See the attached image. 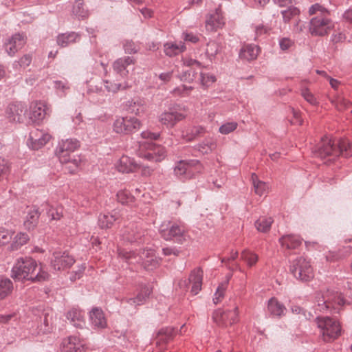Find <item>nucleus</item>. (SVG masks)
Masks as SVG:
<instances>
[{
    "mask_svg": "<svg viewBox=\"0 0 352 352\" xmlns=\"http://www.w3.org/2000/svg\"><path fill=\"white\" fill-rule=\"evenodd\" d=\"M11 277L18 281L42 282L48 279L49 274L38 267L31 257H20L14 263Z\"/></svg>",
    "mask_w": 352,
    "mask_h": 352,
    "instance_id": "nucleus-1",
    "label": "nucleus"
},
{
    "mask_svg": "<svg viewBox=\"0 0 352 352\" xmlns=\"http://www.w3.org/2000/svg\"><path fill=\"white\" fill-rule=\"evenodd\" d=\"M308 12L312 16L308 23V32L311 36H325L334 28L331 13L324 6L315 3L309 7Z\"/></svg>",
    "mask_w": 352,
    "mask_h": 352,
    "instance_id": "nucleus-2",
    "label": "nucleus"
},
{
    "mask_svg": "<svg viewBox=\"0 0 352 352\" xmlns=\"http://www.w3.org/2000/svg\"><path fill=\"white\" fill-rule=\"evenodd\" d=\"M313 153L316 157L321 159L340 155L348 157L352 155V143L346 140H342L336 144L331 139L325 136L322 138L320 142L313 148Z\"/></svg>",
    "mask_w": 352,
    "mask_h": 352,
    "instance_id": "nucleus-3",
    "label": "nucleus"
},
{
    "mask_svg": "<svg viewBox=\"0 0 352 352\" xmlns=\"http://www.w3.org/2000/svg\"><path fill=\"white\" fill-rule=\"evenodd\" d=\"M119 256L130 264L140 263L146 270H153L160 264V259L155 256L154 250L151 249L143 250L138 253L120 250Z\"/></svg>",
    "mask_w": 352,
    "mask_h": 352,
    "instance_id": "nucleus-4",
    "label": "nucleus"
},
{
    "mask_svg": "<svg viewBox=\"0 0 352 352\" xmlns=\"http://www.w3.org/2000/svg\"><path fill=\"white\" fill-rule=\"evenodd\" d=\"M316 322L324 342H329L334 340L341 335L340 324L336 319L328 316H317Z\"/></svg>",
    "mask_w": 352,
    "mask_h": 352,
    "instance_id": "nucleus-5",
    "label": "nucleus"
},
{
    "mask_svg": "<svg viewBox=\"0 0 352 352\" xmlns=\"http://www.w3.org/2000/svg\"><path fill=\"white\" fill-rule=\"evenodd\" d=\"M159 232L164 240L177 243H183L188 236L184 226L175 222H164L160 225Z\"/></svg>",
    "mask_w": 352,
    "mask_h": 352,
    "instance_id": "nucleus-6",
    "label": "nucleus"
},
{
    "mask_svg": "<svg viewBox=\"0 0 352 352\" xmlns=\"http://www.w3.org/2000/svg\"><path fill=\"white\" fill-rule=\"evenodd\" d=\"M290 272L296 279L303 282L309 281L314 277L310 261L303 256H298L292 261Z\"/></svg>",
    "mask_w": 352,
    "mask_h": 352,
    "instance_id": "nucleus-7",
    "label": "nucleus"
},
{
    "mask_svg": "<svg viewBox=\"0 0 352 352\" xmlns=\"http://www.w3.org/2000/svg\"><path fill=\"white\" fill-rule=\"evenodd\" d=\"M138 155L148 161L155 162H161L166 156L164 147L146 141L139 142Z\"/></svg>",
    "mask_w": 352,
    "mask_h": 352,
    "instance_id": "nucleus-8",
    "label": "nucleus"
},
{
    "mask_svg": "<svg viewBox=\"0 0 352 352\" xmlns=\"http://www.w3.org/2000/svg\"><path fill=\"white\" fill-rule=\"evenodd\" d=\"M141 122L135 117H120L113 122V131L119 134L129 135L138 131Z\"/></svg>",
    "mask_w": 352,
    "mask_h": 352,
    "instance_id": "nucleus-9",
    "label": "nucleus"
},
{
    "mask_svg": "<svg viewBox=\"0 0 352 352\" xmlns=\"http://www.w3.org/2000/svg\"><path fill=\"white\" fill-rule=\"evenodd\" d=\"M80 146V143L76 139L68 138L58 142L55 153L60 163L69 161L68 155Z\"/></svg>",
    "mask_w": 352,
    "mask_h": 352,
    "instance_id": "nucleus-10",
    "label": "nucleus"
},
{
    "mask_svg": "<svg viewBox=\"0 0 352 352\" xmlns=\"http://www.w3.org/2000/svg\"><path fill=\"white\" fill-rule=\"evenodd\" d=\"M203 280V271L200 267L194 269L189 276L188 280L182 279L178 282L179 287L183 290H186L188 288L189 284H192L191 292L194 295H197L201 289Z\"/></svg>",
    "mask_w": 352,
    "mask_h": 352,
    "instance_id": "nucleus-11",
    "label": "nucleus"
},
{
    "mask_svg": "<svg viewBox=\"0 0 352 352\" xmlns=\"http://www.w3.org/2000/svg\"><path fill=\"white\" fill-rule=\"evenodd\" d=\"M152 293V288L147 285L141 287L138 294L134 297L123 298L121 300L122 305L126 304L130 307L136 308L144 305Z\"/></svg>",
    "mask_w": 352,
    "mask_h": 352,
    "instance_id": "nucleus-12",
    "label": "nucleus"
},
{
    "mask_svg": "<svg viewBox=\"0 0 352 352\" xmlns=\"http://www.w3.org/2000/svg\"><path fill=\"white\" fill-rule=\"evenodd\" d=\"M145 232L137 223H131L122 231V238L124 241L140 243L144 241Z\"/></svg>",
    "mask_w": 352,
    "mask_h": 352,
    "instance_id": "nucleus-13",
    "label": "nucleus"
},
{
    "mask_svg": "<svg viewBox=\"0 0 352 352\" xmlns=\"http://www.w3.org/2000/svg\"><path fill=\"white\" fill-rule=\"evenodd\" d=\"M238 307L234 306L232 309L226 311H217L214 315V319L219 322V324L224 326L231 325L236 323L239 318Z\"/></svg>",
    "mask_w": 352,
    "mask_h": 352,
    "instance_id": "nucleus-14",
    "label": "nucleus"
},
{
    "mask_svg": "<svg viewBox=\"0 0 352 352\" xmlns=\"http://www.w3.org/2000/svg\"><path fill=\"white\" fill-rule=\"evenodd\" d=\"M75 263V260L66 252H58L53 254L51 265L55 270H61L70 267Z\"/></svg>",
    "mask_w": 352,
    "mask_h": 352,
    "instance_id": "nucleus-15",
    "label": "nucleus"
},
{
    "mask_svg": "<svg viewBox=\"0 0 352 352\" xmlns=\"http://www.w3.org/2000/svg\"><path fill=\"white\" fill-rule=\"evenodd\" d=\"M197 162L189 160H180L177 162L174 167L175 175L182 181L192 178V167Z\"/></svg>",
    "mask_w": 352,
    "mask_h": 352,
    "instance_id": "nucleus-16",
    "label": "nucleus"
},
{
    "mask_svg": "<svg viewBox=\"0 0 352 352\" xmlns=\"http://www.w3.org/2000/svg\"><path fill=\"white\" fill-rule=\"evenodd\" d=\"M135 64V59L131 56H124L118 58L113 64V71L121 78L126 77L130 69H133Z\"/></svg>",
    "mask_w": 352,
    "mask_h": 352,
    "instance_id": "nucleus-17",
    "label": "nucleus"
},
{
    "mask_svg": "<svg viewBox=\"0 0 352 352\" xmlns=\"http://www.w3.org/2000/svg\"><path fill=\"white\" fill-rule=\"evenodd\" d=\"M50 135L38 129L30 131L28 140V145L34 150H38L43 146L50 140Z\"/></svg>",
    "mask_w": 352,
    "mask_h": 352,
    "instance_id": "nucleus-18",
    "label": "nucleus"
},
{
    "mask_svg": "<svg viewBox=\"0 0 352 352\" xmlns=\"http://www.w3.org/2000/svg\"><path fill=\"white\" fill-rule=\"evenodd\" d=\"M26 43L24 34L16 33L12 36L5 43L4 47L10 56H14Z\"/></svg>",
    "mask_w": 352,
    "mask_h": 352,
    "instance_id": "nucleus-19",
    "label": "nucleus"
},
{
    "mask_svg": "<svg viewBox=\"0 0 352 352\" xmlns=\"http://www.w3.org/2000/svg\"><path fill=\"white\" fill-rule=\"evenodd\" d=\"M25 112V105L22 102H12L6 109V116L10 122H21Z\"/></svg>",
    "mask_w": 352,
    "mask_h": 352,
    "instance_id": "nucleus-20",
    "label": "nucleus"
},
{
    "mask_svg": "<svg viewBox=\"0 0 352 352\" xmlns=\"http://www.w3.org/2000/svg\"><path fill=\"white\" fill-rule=\"evenodd\" d=\"M62 352H84L83 343L76 336H70L64 339L61 343Z\"/></svg>",
    "mask_w": 352,
    "mask_h": 352,
    "instance_id": "nucleus-21",
    "label": "nucleus"
},
{
    "mask_svg": "<svg viewBox=\"0 0 352 352\" xmlns=\"http://www.w3.org/2000/svg\"><path fill=\"white\" fill-rule=\"evenodd\" d=\"M185 116L177 111H165L160 115L159 121L167 128L173 127L176 123L182 120Z\"/></svg>",
    "mask_w": 352,
    "mask_h": 352,
    "instance_id": "nucleus-22",
    "label": "nucleus"
},
{
    "mask_svg": "<svg viewBox=\"0 0 352 352\" xmlns=\"http://www.w3.org/2000/svg\"><path fill=\"white\" fill-rule=\"evenodd\" d=\"M225 23L221 10L216 9L215 12L210 14L206 21V28L208 31H216L221 28Z\"/></svg>",
    "mask_w": 352,
    "mask_h": 352,
    "instance_id": "nucleus-23",
    "label": "nucleus"
},
{
    "mask_svg": "<svg viewBox=\"0 0 352 352\" xmlns=\"http://www.w3.org/2000/svg\"><path fill=\"white\" fill-rule=\"evenodd\" d=\"M176 334L173 327H166L159 330L156 336V343L159 346L160 350H164L163 344L171 341Z\"/></svg>",
    "mask_w": 352,
    "mask_h": 352,
    "instance_id": "nucleus-24",
    "label": "nucleus"
},
{
    "mask_svg": "<svg viewBox=\"0 0 352 352\" xmlns=\"http://www.w3.org/2000/svg\"><path fill=\"white\" fill-rule=\"evenodd\" d=\"M206 130L201 126H187L182 131V136L186 141L190 142L205 134Z\"/></svg>",
    "mask_w": 352,
    "mask_h": 352,
    "instance_id": "nucleus-25",
    "label": "nucleus"
},
{
    "mask_svg": "<svg viewBox=\"0 0 352 352\" xmlns=\"http://www.w3.org/2000/svg\"><path fill=\"white\" fill-rule=\"evenodd\" d=\"M66 317L77 328L82 329L85 326L84 313L78 309L72 308L67 313Z\"/></svg>",
    "mask_w": 352,
    "mask_h": 352,
    "instance_id": "nucleus-26",
    "label": "nucleus"
},
{
    "mask_svg": "<svg viewBox=\"0 0 352 352\" xmlns=\"http://www.w3.org/2000/svg\"><path fill=\"white\" fill-rule=\"evenodd\" d=\"M138 166L133 158L127 155H122L117 164V168L122 173H130L136 170Z\"/></svg>",
    "mask_w": 352,
    "mask_h": 352,
    "instance_id": "nucleus-27",
    "label": "nucleus"
},
{
    "mask_svg": "<svg viewBox=\"0 0 352 352\" xmlns=\"http://www.w3.org/2000/svg\"><path fill=\"white\" fill-rule=\"evenodd\" d=\"M90 321L95 329H104L107 327V320L102 309L94 308L90 311Z\"/></svg>",
    "mask_w": 352,
    "mask_h": 352,
    "instance_id": "nucleus-28",
    "label": "nucleus"
},
{
    "mask_svg": "<svg viewBox=\"0 0 352 352\" xmlns=\"http://www.w3.org/2000/svg\"><path fill=\"white\" fill-rule=\"evenodd\" d=\"M281 246L287 250H296L302 244V239L295 234H286L279 239Z\"/></svg>",
    "mask_w": 352,
    "mask_h": 352,
    "instance_id": "nucleus-29",
    "label": "nucleus"
},
{
    "mask_svg": "<svg viewBox=\"0 0 352 352\" xmlns=\"http://www.w3.org/2000/svg\"><path fill=\"white\" fill-rule=\"evenodd\" d=\"M259 53V47L253 44L244 45L239 52V56L241 59L252 60L257 58Z\"/></svg>",
    "mask_w": 352,
    "mask_h": 352,
    "instance_id": "nucleus-30",
    "label": "nucleus"
},
{
    "mask_svg": "<svg viewBox=\"0 0 352 352\" xmlns=\"http://www.w3.org/2000/svg\"><path fill=\"white\" fill-rule=\"evenodd\" d=\"M80 35L74 32L60 34L57 36V44L61 47H65L69 45L76 43L80 39Z\"/></svg>",
    "mask_w": 352,
    "mask_h": 352,
    "instance_id": "nucleus-31",
    "label": "nucleus"
},
{
    "mask_svg": "<svg viewBox=\"0 0 352 352\" xmlns=\"http://www.w3.org/2000/svg\"><path fill=\"white\" fill-rule=\"evenodd\" d=\"M186 50L182 41L168 42L164 45V51L166 55L172 57L177 56Z\"/></svg>",
    "mask_w": 352,
    "mask_h": 352,
    "instance_id": "nucleus-32",
    "label": "nucleus"
},
{
    "mask_svg": "<svg viewBox=\"0 0 352 352\" xmlns=\"http://www.w3.org/2000/svg\"><path fill=\"white\" fill-rule=\"evenodd\" d=\"M46 116V106L39 102H36L32 107L30 113V118L34 122L43 120Z\"/></svg>",
    "mask_w": 352,
    "mask_h": 352,
    "instance_id": "nucleus-33",
    "label": "nucleus"
},
{
    "mask_svg": "<svg viewBox=\"0 0 352 352\" xmlns=\"http://www.w3.org/2000/svg\"><path fill=\"white\" fill-rule=\"evenodd\" d=\"M119 215L117 212L100 214L98 217V226L102 229L110 228L113 223L118 219Z\"/></svg>",
    "mask_w": 352,
    "mask_h": 352,
    "instance_id": "nucleus-34",
    "label": "nucleus"
},
{
    "mask_svg": "<svg viewBox=\"0 0 352 352\" xmlns=\"http://www.w3.org/2000/svg\"><path fill=\"white\" fill-rule=\"evenodd\" d=\"M267 310L271 315L280 317L284 314L286 309L285 306L276 299L272 298L268 301Z\"/></svg>",
    "mask_w": 352,
    "mask_h": 352,
    "instance_id": "nucleus-35",
    "label": "nucleus"
},
{
    "mask_svg": "<svg viewBox=\"0 0 352 352\" xmlns=\"http://www.w3.org/2000/svg\"><path fill=\"white\" fill-rule=\"evenodd\" d=\"M39 214L38 208L35 207L29 210L24 221V226L28 230L33 229L37 225Z\"/></svg>",
    "mask_w": 352,
    "mask_h": 352,
    "instance_id": "nucleus-36",
    "label": "nucleus"
},
{
    "mask_svg": "<svg viewBox=\"0 0 352 352\" xmlns=\"http://www.w3.org/2000/svg\"><path fill=\"white\" fill-rule=\"evenodd\" d=\"M43 210H45L47 215L51 220H59L63 217V208L60 206L54 208L47 202L42 205Z\"/></svg>",
    "mask_w": 352,
    "mask_h": 352,
    "instance_id": "nucleus-37",
    "label": "nucleus"
},
{
    "mask_svg": "<svg viewBox=\"0 0 352 352\" xmlns=\"http://www.w3.org/2000/svg\"><path fill=\"white\" fill-rule=\"evenodd\" d=\"M13 289V284L8 278H0V300L9 296Z\"/></svg>",
    "mask_w": 352,
    "mask_h": 352,
    "instance_id": "nucleus-38",
    "label": "nucleus"
},
{
    "mask_svg": "<svg viewBox=\"0 0 352 352\" xmlns=\"http://www.w3.org/2000/svg\"><path fill=\"white\" fill-rule=\"evenodd\" d=\"M215 148L216 143L212 138H206L202 142L195 146V148L202 154L209 153Z\"/></svg>",
    "mask_w": 352,
    "mask_h": 352,
    "instance_id": "nucleus-39",
    "label": "nucleus"
},
{
    "mask_svg": "<svg viewBox=\"0 0 352 352\" xmlns=\"http://www.w3.org/2000/svg\"><path fill=\"white\" fill-rule=\"evenodd\" d=\"M241 259L250 267L254 266L258 260V256L249 250H244L241 254Z\"/></svg>",
    "mask_w": 352,
    "mask_h": 352,
    "instance_id": "nucleus-40",
    "label": "nucleus"
},
{
    "mask_svg": "<svg viewBox=\"0 0 352 352\" xmlns=\"http://www.w3.org/2000/svg\"><path fill=\"white\" fill-rule=\"evenodd\" d=\"M273 219L272 217H261L255 222V226L258 231L267 232L270 230Z\"/></svg>",
    "mask_w": 352,
    "mask_h": 352,
    "instance_id": "nucleus-41",
    "label": "nucleus"
},
{
    "mask_svg": "<svg viewBox=\"0 0 352 352\" xmlns=\"http://www.w3.org/2000/svg\"><path fill=\"white\" fill-rule=\"evenodd\" d=\"M300 10L293 6L288 7L285 10L280 11L283 16V20L285 23H289L292 19H295L300 14Z\"/></svg>",
    "mask_w": 352,
    "mask_h": 352,
    "instance_id": "nucleus-42",
    "label": "nucleus"
},
{
    "mask_svg": "<svg viewBox=\"0 0 352 352\" xmlns=\"http://www.w3.org/2000/svg\"><path fill=\"white\" fill-rule=\"evenodd\" d=\"M252 179L256 194L262 196L267 192L268 188L267 184L258 180L255 173L252 175Z\"/></svg>",
    "mask_w": 352,
    "mask_h": 352,
    "instance_id": "nucleus-43",
    "label": "nucleus"
},
{
    "mask_svg": "<svg viewBox=\"0 0 352 352\" xmlns=\"http://www.w3.org/2000/svg\"><path fill=\"white\" fill-rule=\"evenodd\" d=\"M228 282L229 279L227 278L217 287L213 298V302L214 304H217L221 302L222 298L224 297L225 292L228 288Z\"/></svg>",
    "mask_w": 352,
    "mask_h": 352,
    "instance_id": "nucleus-44",
    "label": "nucleus"
},
{
    "mask_svg": "<svg viewBox=\"0 0 352 352\" xmlns=\"http://www.w3.org/2000/svg\"><path fill=\"white\" fill-rule=\"evenodd\" d=\"M29 240V236L27 234L20 232L17 234L14 241L11 244L12 250H16L20 248L22 245H25Z\"/></svg>",
    "mask_w": 352,
    "mask_h": 352,
    "instance_id": "nucleus-45",
    "label": "nucleus"
},
{
    "mask_svg": "<svg viewBox=\"0 0 352 352\" xmlns=\"http://www.w3.org/2000/svg\"><path fill=\"white\" fill-rule=\"evenodd\" d=\"M84 3L82 0H76L73 7V14L78 19H84L88 16L89 12L83 7Z\"/></svg>",
    "mask_w": 352,
    "mask_h": 352,
    "instance_id": "nucleus-46",
    "label": "nucleus"
},
{
    "mask_svg": "<svg viewBox=\"0 0 352 352\" xmlns=\"http://www.w3.org/2000/svg\"><path fill=\"white\" fill-rule=\"evenodd\" d=\"M54 88L60 97H63L66 96L67 91L69 89V85L67 80H55Z\"/></svg>",
    "mask_w": 352,
    "mask_h": 352,
    "instance_id": "nucleus-47",
    "label": "nucleus"
},
{
    "mask_svg": "<svg viewBox=\"0 0 352 352\" xmlns=\"http://www.w3.org/2000/svg\"><path fill=\"white\" fill-rule=\"evenodd\" d=\"M118 201L122 204H130L133 202L134 197L127 190H121L117 193Z\"/></svg>",
    "mask_w": 352,
    "mask_h": 352,
    "instance_id": "nucleus-48",
    "label": "nucleus"
},
{
    "mask_svg": "<svg viewBox=\"0 0 352 352\" xmlns=\"http://www.w3.org/2000/svg\"><path fill=\"white\" fill-rule=\"evenodd\" d=\"M331 300H333V298L329 296H322V299L319 298L317 300L318 304L316 308V311L323 312L329 309L331 306Z\"/></svg>",
    "mask_w": 352,
    "mask_h": 352,
    "instance_id": "nucleus-49",
    "label": "nucleus"
},
{
    "mask_svg": "<svg viewBox=\"0 0 352 352\" xmlns=\"http://www.w3.org/2000/svg\"><path fill=\"white\" fill-rule=\"evenodd\" d=\"M220 50L219 45L215 41H210L207 44L206 54L209 59L212 60L219 52Z\"/></svg>",
    "mask_w": 352,
    "mask_h": 352,
    "instance_id": "nucleus-50",
    "label": "nucleus"
},
{
    "mask_svg": "<svg viewBox=\"0 0 352 352\" xmlns=\"http://www.w3.org/2000/svg\"><path fill=\"white\" fill-rule=\"evenodd\" d=\"M238 124L236 122H229L222 124L219 129V132L221 134L227 135L234 131L237 128Z\"/></svg>",
    "mask_w": 352,
    "mask_h": 352,
    "instance_id": "nucleus-51",
    "label": "nucleus"
},
{
    "mask_svg": "<svg viewBox=\"0 0 352 352\" xmlns=\"http://www.w3.org/2000/svg\"><path fill=\"white\" fill-rule=\"evenodd\" d=\"M216 80V78L212 74L200 73V81L202 86L208 87Z\"/></svg>",
    "mask_w": 352,
    "mask_h": 352,
    "instance_id": "nucleus-52",
    "label": "nucleus"
},
{
    "mask_svg": "<svg viewBox=\"0 0 352 352\" xmlns=\"http://www.w3.org/2000/svg\"><path fill=\"white\" fill-rule=\"evenodd\" d=\"M13 232L4 228H0V245H5L10 242Z\"/></svg>",
    "mask_w": 352,
    "mask_h": 352,
    "instance_id": "nucleus-53",
    "label": "nucleus"
},
{
    "mask_svg": "<svg viewBox=\"0 0 352 352\" xmlns=\"http://www.w3.org/2000/svg\"><path fill=\"white\" fill-rule=\"evenodd\" d=\"M197 73L192 69V68H188L184 70L180 76L182 80L187 82H192L195 79Z\"/></svg>",
    "mask_w": 352,
    "mask_h": 352,
    "instance_id": "nucleus-54",
    "label": "nucleus"
},
{
    "mask_svg": "<svg viewBox=\"0 0 352 352\" xmlns=\"http://www.w3.org/2000/svg\"><path fill=\"white\" fill-rule=\"evenodd\" d=\"M302 96L304 99L309 102L311 105H317L318 101L316 97L313 95L311 92L309 91L307 89H303L301 92Z\"/></svg>",
    "mask_w": 352,
    "mask_h": 352,
    "instance_id": "nucleus-55",
    "label": "nucleus"
},
{
    "mask_svg": "<svg viewBox=\"0 0 352 352\" xmlns=\"http://www.w3.org/2000/svg\"><path fill=\"white\" fill-rule=\"evenodd\" d=\"M351 103L347 100L346 98H338L336 104V107L339 111H344L346 109H349L351 107Z\"/></svg>",
    "mask_w": 352,
    "mask_h": 352,
    "instance_id": "nucleus-56",
    "label": "nucleus"
},
{
    "mask_svg": "<svg viewBox=\"0 0 352 352\" xmlns=\"http://www.w3.org/2000/svg\"><path fill=\"white\" fill-rule=\"evenodd\" d=\"M104 83V87L108 91L117 92L124 87L121 83L111 82L108 80H105Z\"/></svg>",
    "mask_w": 352,
    "mask_h": 352,
    "instance_id": "nucleus-57",
    "label": "nucleus"
},
{
    "mask_svg": "<svg viewBox=\"0 0 352 352\" xmlns=\"http://www.w3.org/2000/svg\"><path fill=\"white\" fill-rule=\"evenodd\" d=\"M140 135L143 139L148 140V142L157 140L160 136V133H153L148 130L142 131Z\"/></svg>",
    "mask_w": 352,
    "mask_h": 352,
    "instance_id": "nucleus-58",
    "label": "nucleus"
},
{
    "mask_svg": "<svg viewBox=\"0 0 352 352\" xmlns=\"http://www.w3.org/2000/svg\"><path fill=\"white\" fill-rule=\"evenodd\" d=\"M9 171V165L8 162L0 157V180L3 179Z\"/></svg>",
    "mask_w": 352,
    "mask_h": 352,
    "instance_id": "nucleus-59",
    "label": "nucleus"
},
{
    "mask_svg": "<svg viewBox=\"0 0 352 352\" xmlns=\"http://www.w3.org/2000/svg\"><path fill=\"white\" fill-rule=\"evenodd\" d=\"M346 37L343 32H334L331 36L330 41L333 44H336V43L344 41L346 40Z\"/></svg>",
    "mask_w": 352,
    "mask_h": 352,
    "instance_id": "nucleus-60",
    "label": "nucleus"
},
{
    "mask_svg": "<svg viewBox=\"0 0 352 352\" xmlns=\"http://www.w3.org/2000/svg\"><path fill=\"white\" fill-rule=\"evenodd\" d=\"M192 89L193 87L191 86L182 85V87L175 88L174 89V93L182 96H186L188 95L189 91L192 90Z\"/></svg>",
    "mask_w": 352,
    "mask_h": 352,
    "instance_id": "nucleus-61",
    "label": "nucleus"
},
{
    "mask_svg": "<svg viewBox=\"0 0 352 352\" xmlns=\"http://www.w3.org/2000/svg\"><path fill=\"white\" fill-rule=\"evenodd\" d=\"M124 52L127 54H134L137 52V49L134 42L126 41L124 44Z\"/></svg>",
    "mask_w": 352,
    "mask_h": 352,
    "instance_id": "nucleus-62",
    "label": "nucleus"
},
{
    "mask_svg": "<svg viewBox=\"0 0 352 352\" xmlns=\"http://www.w3.org/2000/svg\"><path fill=\"white\" fill-rule=\"evenodd\" d=\"M294 42L289 38H282L279 40V45L282 50H287L292 46Z\"/></svg>",
    "mask_w": 352,
    "mask_h": 352,
    "instance_id": "nucleus-63",
    "label": "nucleus"
},
{
    "mask_svg": "<svg viewBox=\"0 0 352 352\" xmlns=\"http://www.w3.org/2000/svg\"><path fill=\"white\" fill-rule=\"evenodd\" d=\"M84 271L85 267H78V269L77 270L72 272L71 276L69 277L70 280L72 281H75L76 280L79 279L82 276Z\"/></svg>",
    "mask_w": 352,
    "mask_h": 352,
    "instance_id": "nucleus-64",
    "label": "nucleus"
}]
</instances>
